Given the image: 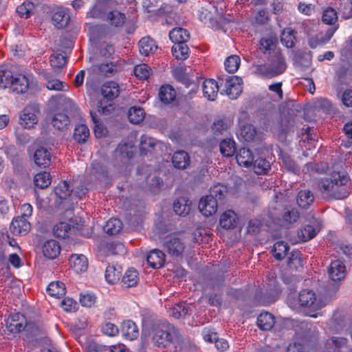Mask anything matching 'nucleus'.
<instances>
[{
    "mask_svg": "<svg viewBox=\"0 0 352 352\" xmlns=\"http://www.w3.org/2000/svg\"><path fill=\"white\" fill-rule=\"evenodd\" d=\"M349 181V177L341 172H333L328 177L320 179L318 190L324 197H333L342 199L347 196L344 186Z\"/></svg>",
    "mask_w": 352,
    "mask_h": 352,
    "instance_id": "obj_1",
    "label": "nucleus"
},
{
    "mask_svg": "<svg viewBox=\"0 0 352 352\" xmlns=\"http://www.w3.org/2000/svg\"><path fill=\"white\" fill-rule=\"evenodd\" d=\"M32 76L19 74L14 76L12 72L3 66L0 67V87L10 88L16 94H25L31 86Z\"/></svg>",
    "mask_w": 352,
    "mask_h": 352,
    "instance_id": "obj_2",
    "label": "nucleus"
},
{
    "mask_svg": "<svg viewBox=\"0 0 352 352\" xmlns=\"http://www.w3.org/2000/svg\"><path fill=\"white\" fill-rule=\"evenodd\" d=\"M103 98L98 103V111L103 115H109L114 110L113 100L120 94L119 85L114 81L106 82L102 87Z\"/></svg>",
    "mask_w": 352,
    "mask_h": 352,
    "instance_id": "obj_3",
    "label": "nucleus"
},
{
    "mask_svg": "<svg viewBox=\"0 0 352 352\" xmlns=\"http://www.w3.org/2000/svg\"><path fill=\"white\" fill-rule=\"evenodd\" d=\"M286 68L285 60L280 51H275L274 54L268 56L267 63L257 66L256 73L267 77H274L283 74Z\"/></svg>",
    "mask_w": 352,
    "mask_h": 352,
    "instance_id": "obj_4",
    "label": "nucleus"
},
{
    "mask_svg": "<svg viewBox=\"0 0 352 352\" xmlns=\"http://www.w3.org/2000/svg\"><path fill=\"white\" fill-rule=\"evenodd\" d=\"M175 328L166 321L154 326L153 340L158 346L166 347L169 345L175 335Z\"/></svg>",
    "mask_w": 352,
    "mask_h": 352,
    "instance_id": "obj_5",
    "label": "nucleus"
},
{
    "mask_svg": "<svg viewBox=\"0 0 352 352\" xmlns=\"http://www.w3.org/2000/svg\"><path fill=\"white\" fill-rule=\"evenodd\" d=\"M331 299L327 296H321L316 298V294L311 289H303L298 295V302L301 307H309L314 310H318L326 306Z\"/></svg>",
    "mask_w": 352,
    "mask_h": 352,
    "instance_id": "obj_6",
    "label": "nucleus"
},
{
    "mask_svg": "<svg viewBox=\"0 0 352 352\" xmlns=\"http://www.w3.org/2000/svg\"><path fill=\"white\" fill-rule=\"evenodd\" d=\"M221 80V85H223L224 88L220 91L221 94H225L230 99L234 100L242 92V78L237 76H226L221 78H219Z\"/></svg>",
    "mask_w": 352,
    "mask_h": 352,
    "instance_id": "obj_7",
    "label": "nucleus"
},
{
    "mask_svg": "<svg viewBox=\"0 0 352 352\" xmlns=\"http://www.w3.org/2000/svg\"><path fill=\"white\" fill-rule=\"evenodd\" d=\"M163 247L170 255L177 257L182 255L186 245L177 234H171L164 239Z\"/></svg>",
    "mask_w": 352,
    "mask_h": 352,
    "instance_id": "obj_8",
    "label": "nucleus"
},
{
    "mask_svg": "<svg viewBox=\"0 0 352 352\" xmlns=\"http://www.w3.org/2000/svg\"><path fill=\"white\" fill-rule=\"evenodd\" d=\"M38 106L31 104L25 107L20 114V124L25 129L33 128L38 122Z\"/></svg>",
    "mask_w": 352,
    "mask_h": 352,
    "instance_id": "obj_9",
    "label": "nucleus"
},
{
    "mask_svg": "<svg viewBox=\"0 0 352 352\" xmlns=\"http://www.w3.org/2000/svg\"><path fill=\"white\" fill-rule=\"evenodd\" d=\"M8 331L16 333L23 331L26 326V318L21 313L11 314L6 320Z\"/></svg>",
    "mask_w": 352,
    "mask_h": 352,
    "instance_id": "obj_10",
    "label": "nucleus"
},
{
    "mask_svg": "<svg viewBox=\"0 0 352 352\" xmlns=\"http://www.w3.org/2000/svg\"><path fill=\"white\" fill-rule=\"evenodd\" d=\"M328 276L332 281L339 283L346 276V268L344 263L340 260L331 261L328 269Z\"/></svg>",
    "mask_w": 352,
    "mask_h": 352,
    "instance_id": "obj_11",
    "label": "nucleus"
},
{
    "mask_svg": "<svg viewBox=\"0 0 352 352\" xmlns=\"http://www.w3.org/2000/svg\"><path fill=\"white\" fill-rule=\"evenodd\" d=\"M218 203L217 199L212 196L206 195L201 198L199 203V209L200 212L206 216L213 215L217 211Z\"/></svg>",
    "mask_w": 352,
    "mask_h": 352,
    "instance_id": "obj_12",
    "label": "nucleus"
},
{
    "mask_svg": "<svg viewBox=\"0 0 352 352\" xmlns=\"http://www.w3.org/2000/svg\"><path fill=\"white\" fill-rule=\"evenodd\" d=\"M52 13V21L57 28L67 26L70 20L68 8L58 7L53 10Z\"/></svg>",
    "mask_w": 352,
    "mask_h": 352,
    "instance_id": "obj_13",
    "label": "nucleus"
},
{
    "mask_svg": "<svg viewBox=\"0 0 352 352\" xmlns=\"http://www.w3.org/2000/svg\"><path fill=\"white\" fill-rule=\"evenodd\" d=\"M10 232L14 235H25L30 230V223L23 217L14 218L10 226Z\"/></svg>",
    "mask_w": 352,
    "mask_h": 352,
    "instance_id": "obj_14",
    "label": "nucleus"
},
{
    "mask_svg": "<svg viewBox=\"0 0 352 352\" xmlns=\"http://www.w3.org/2000/svg\"><path fill=\"white\" fill-rule=\"evenodd\" d=\"M60 243L54 239L45 241L42 245V252L45 257L49 259H55L60 254Z\"/></svg>",
    "mask_w": 352,
    "mask_h": 352,
    "instance_id": "obj_15",
    "label": "nucleus"
},
{
    "mask_svg": "<svg viewBox=\"0 0 352 352\" xmlns=\"http://www.w3.org/2000/svg\"><path fill=\"white\" fill-rule=\"evenodd\" d=\"M69 264L76 273L80 274L87 270L88 260L83 254H73L70 256Z\"/></svg>",
    "mask_w": 352,
    "mask_h": 352,
    "instance_id": "obj_16",
    "label": "nucleus"
},
{
    "mask_svg": "<svg viewBox=\"0 0 352 352\" xmlns=\"http://www.w3.org/2000/svg\"><path fill=\"white\" fill-rule=\"evenodd\" d=\"M219 86L217 82L213 79H206L202 85L203 94L208 100L213 101L217 96Z\"/></svg>",
    "mask_w": 352,
    "mask_h": 352,
    "instance_id": "obj_17",
    "label": "nucleus"
},
{
    "mask_svg": "<svg viewBox=\"0 0 352 352\" xmlns=\"http://www.w3.org/2000/svg\"><path fill=\"white\" fill-rule=\"evenodd\" d=\"M146 261L150 267L157 269L164 265L165 263V254L160 250H152L148 254Z\"/></svg>",
    "mask_w": 352,
    "mask_h": 352,
    "instance_id": "obj_18",
    "label": "nucleus"
},
{
    "mask_svg": "<svg viewBox=\"0 0 352 352\" xmlns=\"http://www.w3.org/2000/svg\"><path fill=\"white\" fill-rule=\"evenodd\" d=\"M172 162L175 168L177 169H186L190 163L188 153L184 151H178L173 153Z\"/></svg>",
    "mask_w": 352,
    "mask_h": 352,
    "instance_id": "obj_19",
    "label": "nucleus"
},
{
    "mask_svg": "<svg viewBox=\"0 0 352 352\" xmlns=\"http://www.w3.org/2000/svg\"><path fill=\"white\" fill-rule=\"evenodd\" d=\"M121 333L127 340H133L139 336L138 326L132 320H124L121 324Z\"/></svg>",
    "mask_w": 352,
    "mask_h": 352,
    "instance_id": "obj_20",
    "label": "nucleus"
},
{
    "mask_svg": "<svg viewBox=\"0 0 352 352\" xmlns=\"http://www.w3.org/2000/svg\"><path fill=\"white\" fill-rule=\"evenodd\" d=\"M255 156L252 151L247 148H241L236 155L237 163L241 166L246 168L252 166Z\"/></svg>",
    "mask_w": 352,
    "mask_h": 352,
    "instance_id": "obj_21",
    "label": "nucleus"
},
{
    "mask_svg": "<svg viewBox=\"0 0 352 352\" xmlns=\"http://www.w3.org/2000/svg\"><path fill=\"white\" fill-rule=\"evenodd\" d=\"M34 160L38 166L45 168L50 164L51 155L47 148L40 147L34 152Z\"/></svg>",
    "mask_w": 352,
    "mask_h": 352,
    "instance_id": "obj_22",
    "label": "nucleus"
},
{
    "mask_svg": "<svg viewBox=\"0 0 352 352\" xmlns=\"http://www.w3.org/2000/svg\"><path fill=\"white\" fill-rule=\"evenodd\" d=\"M314 195L311 190H302L298 193L296 202L300 208L307 209L314 204Z\"/></svg>",
    "mask_w": 352,
    "mask_h": 352,
    "instance_id": "obj_23",
    "label": "nucleus"
},
{
    "mask_svg": "<svg viewBox=\"0 0 352 352\" xmlns=\"http://www.w3.org/2000/svg\"><path fill=\"white\" fill-rule=\"evenodd\" d=\"M87 173L89 174L90 179L102 180L107 177V170L101 163L94 161L91 163V167Z\"/></svg>",
    "mask_w": 352,
    "mask_h": 352,
    "instance_id": "obj_24",
    "label": "nucleus"
},
{
    "mask_svg": "<svg viewBox=\"0 0 352 352\" xmlns=\"http://www.w3.org/2000/svg\"><path fill=\"white\" fill-rule=\"evenodd\" d=\"M157 49L156 42L149 36L143 37L139 41V50L146 56L153 54Z\"/></svg>",
    "mask_w": 352,
    "mask_h": 352,
    "instance_id": "obj_25",
    "label": "nucleus"
},
{
    "mask_svg": "<svg viewBox=\"0 0 352 352\" xmlns=\"http://www.w3.org/2000/svg\"><path fill=\"white\" fill-rule=\"evenodd\" d=\"M169 38L174 43H186L190 38V33L184 28H175L169 32Z\"/></svg>",
    "mask_w": 352,
    "mask_h": 352,
    "instance_id": "obj_26",
    "label": "nucleus"
},
{
    "mask_svg": "<svg viewBox=\"0 0 352 352\" xmlns=\"http://www.w3.org/2000/svg\"><path fill=\"white\" fill-rule=\"evenodd\" d=\"M274 316L269 312L261 313L258 316L257 325L263 331L270 330L274 327Z\"/></svg>",
    "mask_w": 352,
    "mask_h": 352,
    "instance_id": "obj_27",
    "label": "nucleus"
},
{
    "mask_svg": "<svg viewBox=\"0 0 352 352\" xmlns=\"http://www.w3.org/2000/svg\"><path fill=\"white\" fill-rule=\"evenodd\" d=\"M191 202L185 197H179L173 204V210L179 216H185L190 212Z\"/></svg>",
    "mask_w": 352,
    "mask_h": 352,
    "instance_id": "obj_28",
    "label": "nucleus"
},
{
    "mask_svg": "<svg viewBox=\"0 0 352 352\" xmlns=\"http://www.w3.org/2000/svg\"><path fill=\"white\" fill-rule=\"evenodd\" d=\"M122 274V267L119 265H109L106 268L105 279L110 284L119 280Z\"/></svg>",
    "mask_w": 352,
    "mask_h": 352,
    "instance_id": "obj_29",
    "label": "nucleus"
},
{
    "mask_svg": "<svg viewBox=\"0 0 352 352\" xmlns=\"http://www.w3.org/2000/svg\"><path fill=\"white\" fill-rule=\"evenodd\" d=\"M259 49L263 54H267L269 56L274 54L275 51H280L276 47V41L270 37L262 38L260 40Z\"/></svg>",
    "mask_w": 352,
    "mask_h": 352,
    "instance_id": "obj_30",
    "label": "nucleus"
},
{
    "mask_svg": "<svg viewBox=\"0 0 352 352\" xmlns=\"http://www.w3.org/2000/svg\"><path fill=\"white\" fill-rule=\"evenodd\" d=\"M159 97L163 103L169 104L175 99L176 91L173 87L169 85H163L160 89Z\"/></svg>",
    "mask_w": 352,
    "mask_h": 352,
    "instance_id": "obj_31",
    "label": "nucleus"
},
{
    "mask_svg": "<svg viewBox=\"0 0 352 352\" xmlns=\"http://www.w3.org/2000/svg\"><path fill=\"white\" fill-rule=\"evenodd\" d=\"M347 340L342 337L333 336L326 342V348L328 351L337 352L344 348L346 345Z\"/></svg>",
    "mask_w": 352,
    "mask_h": 352,
    "instance_id": "obj_32",
    "label": "nucleus"
},
{
    "mask_svg": "<svg viewBox=\"0 0 352 352\" xmlns=\"http://www.w3.org/2000/svg\"><path fill=\"white\" fill-rule=\"evenodd\" d=\"M138 280V271L133 268L129 269L122 277V286L126 288L132 287L137 285Z\"/></svg>",
    "mask_w": 352,
    "mask_h": 352,
    "instance_id": "obj_33",
    "label": "nucleus"
},
{
    "mask_svg": "<svg viewBox=\"0 0 352 352\" xmlns=\"http://www.w3.org/2000/svg\"><path fill=\"white\" fill-rule=\"evenodd\" d=\"M46 290L50 296L57 298H60L65 294V285L60 281L50 283Z\"/></svg>",
    "mask_w": 352,
    "mask_h": 352,
    "instance_id": "obj_34",
    "label": "nucleus"
},
{
    "mask_svg": "<svg viewBox=\"0 0 352 352\" xmlns=\"http://www.w3.org/2000/svg\"><path fill=\"white\" fill-rule=\"evenodd\" d=\"M127 116L130 122L139 124L144 120L145 111L143 108L134 106L129 109Z\"/></svg>",
    "mask_w": 352,
    "mask_h": 352,
    "instance_id": "obj_35",
    "label": "nucleus"
},
{
    "mask_svg": "<svg viewBox=\"0 0 352 352\" xmlns=\"http://www.w3.org/2000/svg\"><path fill=\"white\" fill-rule=\"evenodd\" d=\"M253 170L257 175L265 174L271 168L270 162L265 158H254L252 165Z\"/></svg>",
    "mask_w": 352,
    "mask_h": 352,
    "instance_id": "obj_36",
    "label": "nucleus"
},
{
    "mask_svg": "<svg viewBox=\"0 0 352 352\" xmlns=\"http://www.w3.org/2000/svg\"><path fill=\"white\" fill-rule=\"evenodd\" d=\"M236 214L232 210H227L222 214L220 218V225L226 229H230L235 226Z\"/></svg>",
    "mask_w": 352,
    "mask_h": 352,
    "instance_id": "obj_37",
    "label": "nucleus"
},
{
    "mask_svg": "<svg viewBox=\"0 0 352 352\" xmlns=\"http://www.w3.org/2000/svg\"><path fill=\"white\" fill-rule=\"evenodd\" d=\"M52 124L56 129L63 130L69 125V118L68 116L64 113H56L52 118Z\"/></svg>",
    "mask_w": 352,
    "mask_h": 352,
    "instance_id": "obj_38",
    "label": "nucleus"
},
{
    "mask_svg": "<svg viewBox=\"0 0 352 352\" xmlns=\"http://www.w3.org/2000/svg\"><path fill=\"white\" fill-rule=\"evenodd\" d=\"M172 54L177 60H186L189 54V48L186 43H174Z\"/></svg>",
    "mask_w": 352,
    "mask_h": 352,
    "instance_id": "obj_39",
    "label": "nucleus"
},
{
    "mask_svg": "<svg viewBox=\"0 0 352 352\" xmlns=\"http://www.w3.org/2000/svg\"><path fill=\"white\" fill-rule=\"evenodd\" d=\"M122 228V223L120 219L117 218L110 219L106 222L103 227L104 231L109 234L114 235L120 232Z\"/></svg>",
    "mask_w": 352,
    "mask_h": 352,
    "instance_id": "obj_40",
    "label": "nucleus"
},
{
    "mask_svg": "<svg viewBox=\"0 0 352 352\" xmlns=\"http://www.w3.org/2000/svg\"><path fill=\"white\" fill-rule=\"evenodd\" d=\"M289 247L285 241H280L274 244L272 253L277 260H283L287 255Z\"/></svg>",
    "mask_w": 352,
    "mask_h": 352,
    "instance_id": "obj_41",
    "label": "nucleus"
},
{
    "mask_svg": "<svg viewBox=\"0 0 352 352\" xmlns=\"http://www.w3.org/2000/svg\"><path fill=\"white\" fill-rule=\"evenodd\" d=\"M54 193L60 199H66L67 198L71 199L72 197L69 184L66 181L60 182L54 188Z\"/></svg>",
    "mask_w": 352,
    "mask_h": 352,
    "instance_id": "obj_42",
    "label": "nucleus"
},
{
    "mask_svg": "<svg viewBox=\"0 0 352 352\" xmlns=\"http://www.w3.org/2000/svg\"><path fill=\"white\" fill-rule=\"evenodd\" d=\"M107 19L111 25L121 27L125 22L126 16L124 13L115 10L108 13Z\"/></svg>",
    "mask_w": 352,
    "mask_h": 352,
    "instance_id": "obj_43",
    "label": "nucleus"
},
{
    "mask_svg": "<svg viewBox=\"0 0 352 352\" xmlns=\"http://www.w3.org/2000/svg\"><path fill=\"white\" fill-rule=\"evenodd\" d=\"M240 135L245 142H251L256 140L258 134L256 128L251 124L244 125L241 129Z\"/></svg>",
    "mask_w": 352,
    "mask_h": 352,
    "instance_id": "obj_44",
    "label": "nucleus"
},
{
    "mask_svg": "<svg viewBox=\"0 0 352 352\" xmlns=\"http://www.w3.org/2000/svg\"><path fill=\"white\" fill-rule=\"evenodd\" d=\"M219 148L223 156L231 157L236 151V144L232 139H225L220 142Z\"/></svg>",
    "mask_w": 352,
    "mask_h": 352,
    "instance_id": "obj_45",
    "label": "nucleus"
},
{
    "mask_svg": "<svg viewBox=\"0 0 352 352\" xmlns=\"http://www.w3.org/2000/svg\"><path fill=\"white\" fill-rule=\"evenodd\" d=\"M189 314V307L184 302L176 304L171 307L169 310L170 316L175 318H180L186 316Z\"/></svg>",
    "mask_w": 352,
    "mask_h": 352,
    "instance_id": "obj_46",
    "label": "nucleus"
},
{
    "mask_svg": "<svg viewBox=\"0 0 352 352\" xmlns=\"http://www.w3.org/2000/svg\"><path fill=\"white\" fill-rule=\"evenodd\" d=\"M280 158L282 160L283 165L285 168L294 174L298 175L300 173V168L295 161H294L289 155L280 151Z\"/></svg>",
    "mask_w": 352,
    "mask_h": 352,
    "instance_id": "obj_47",
    "label": "nucleus"
},
{
    "mask_svg": "<svg viewBox=\"0 0 352 352\" xmlns=\"http://www.w3.org/2000/svg\"><path fill=\"white\" fill-rule=\"evenodd\" d=\"M34 184L36 187L41 189L48 187L52 182L50 174L47 172H40L34 176Z\"/></svg>",
    "mask_w": 352,
    "mask_h": 352,
    "instance_id": "obj_48",
    "label": "nucleus"
},
{
    "mask_svg": "<svg viewBox=\"0 0 352 352\" xmlns=\"http://www.w3.org/2000/svg\"><path fill=\"white\" fill-rule=\"evenodd\" d=\"M299 217L300 214L296 208H285L283 215V221L284 226H287L293 223H295L298 219Z\"/></svg>",
    "mask_w": 352,
    "mask_h": 352,
    "instance_id": "obj_49",
    "label": "nucleus"
},
{
    "mask_svg": "<svg viewBox=\"0 0 352 352\" xmlns=\"http://www.w3.org/2000/svg\"><path fill=\"white\" fill-rule=\"evenodd\" d=\"M89 136V130L85 124H79L75 127L74 138L79 143L86 142Z\"/></svg>",
    "mask_w": 352,
    "mask_h": 352,
    "instance_id": "obj_50",
    "label": "nucleus"
},
{
    "mask_svg": "<svg viewBox=\"0 0 352 352\" xmlns=\"http://www.w3.org/2000/svg\"><path fill=\"white\" fill-rule=\"evenodd\" d=\"M71 231V225L67 222H59L54 226V234L62 239H65L69 236Z\"/></svg>",
    "mask_w": 352,
    "mask_h": 352,
    "instance_id": "obj_51",
    "label": "nucleus"
},
{
    "mask_svg": "<svg viewBox=\"0 0 352 352\" xmlns=\"http://www.w3.org/2000/svg\"><path fill=\"white\" fill-rule=\"evenodd\" d=\"M240 63L241 59L239 56H230L224 61L225 69L228 72L233 74L238 70Z\"/></svg>",
    "mask_w": 352,
    "mask_h": 352,
    "instance_id": "obj_52",
    "label": "nucleus"
},
{
    "mask_svg": "<svg viewBox=\"0 0 352 352\" xmlns=\"http://www.w3.org/2000/svg\"><path fill=\"white\" fill-rule=\"evenodd\" d=\"M307 350L306 341L302 338H294L287 346L286 352H305Z\"/></svg>",
    "mask_w": 352,
    "mask_h": 352,
    "instance_id": "obj_53",
    "label": "nucleus"
},
{
    "mask_svg": "<svg viewBox=\"0 0 352 352\" xmlns=\"http://www.w3.org/2000/svg\"><path fill=\"white\" fill-rule=\"evenodd\" d=\"M295 39L294 31L291 28L283 30L280 36V41L283 45L287 48H292L294 45Z\"/></svg>",
    "mask_w": 352,
    "mask_h": 352,
    "instance_id": "obj_54",
    "label": "nucleus"
},
{
    "mask_svg": "<svg viewBox=\"0 0 352 352\" xmlns=\"http://www.w3.org/2000/svg\"><path fill=\"white\" fill-rule=\"evenodd\" d=\"M317 233V230L311 225L304 226L298 233L301 241H307L313 239Z\"/></svg>",
    "mask_w": 352,
    "mask_h": 352,
    "instance_id": "obj_55",
    "label": "nucleus"
},
{
    "mask_svg": "<svg viewBox=\"0 0 352 352\" xmlns=\"http://www.w3.org/2000/svg\"><path fill=\"white\" fill-rule=\"evenodd\" d=\"M156 140L148 135H143L140 139V148L142 153L146 154L150 149H152L155 145Z\"/></svg>",
    "mask_w": 352,
    "mask_h": 352,
    "instance_id": "obj_56",
    "label": "nucleus"
},
{
    "mask_svg": "<svg viewBox=\"0 0 352 352\" xmlns=\"http://www.w3.org/2000/svg\"><path fill=\"white\" fill-rule=\"evenodd\" d=\"M322 20L327 25H333L338 21L336 11L332 8H326L323 11Z\"/></svg>",
    "mask_w": 352,
    "mask_h": 352,
    "instance_id": "obj_57",
    "label": "nucleus"
},
{
    "mask_svg": "<svg viewBox=\"0 0 352 352\" xmlns=\"http://www.w3.org/2000/svg\"><path fill=\"white\" fill-rule=\"evenodd\" d=\"M34 8V6L32 2L25 1L16 8V12L21 17L28 19L31 16Z\"/></svg>",
    "mask_w": 352,
    "mask_h": 352,
    "instance_id": "obj_58",
    "label": "nucleus"
},
{
    "mask_svg": "<svg viewBox=\"0 0 352 352\" xmlns=\"http://www.w3.org/2000/svg\"><path fill=\"white\" fill-rule=\"evenodd\" d=\"M134 74L138 78L146 80L151 74V69L148 65L140 64L134 67Z\"/></svg>",
    "mask_w": 352,
    "mask_h": 352,
    "instance_id": "obj_59",
    "label": "nucleus"
},
{
    "mask_svg": "<svg viewBox=\"0 0 352 352\" xmlns=\"http://www.w3.org/2000/svg\"><path fill=\"white\" fill-rule=\"evenodd\" d=\"M226 192V187L218 184L210 188L208 196H212L218 201V200L222 199L224 197Z\"/></svg>",
    "mask_w": 352,
    "mask_h": 352,
    "instance_id": "obj_60",
    "label": "nucleus"
},
{
    "mask_svg": "<svg viewBox=\"0 0 352 352\" xmlns=\"http://www.w3.org/2000/svg\"><path fill=\"white\" fill-rule=\"evenodd\" d=\"M50 62L52 67L61 68L66 63V57L62 54H54L50 56Z\"/></svg>",
    "mask_w": 352,
    "mask_h": 352,
    "instance_id": "obj_61",
    "label": "nucleus"
},
{
    "mask_svg": "<svg viewBox=\"0 0 352 352\" xmlns=\"http://www.w3.org/2000/svg\"><path fill=\"white\" fill-rule=\"evenodd\" d=\"M98 69L102 74L109 76L116 71V66L111 62L104 63L99 65Z\"/></svg>",
    "mask_w": 352,
    "mask_h": 352,
    "instance_id": "obj_62",
    "label": "nucleus"
},
{
    "mask_svg": "<svg viewBox=\"0 0 352 352\" xmlns=\"http://www.w3.org/2000/svg\"><path fill=\"white\" fill-rule=\"evenodd\" d=\"M116 153L123 157L129 159L133 156L132 146L126 143L120 144L116 148Z\"/></svg>",
    "mask_w": 352,
    "mask_h": 352,
    "instance_id": "obj_63",
    "label": "nucleus"
},
{
    "mask_svg": "<svg viewBox=\"0 0 352 352\" xmlns=\"http://www.w3.org/2000/svg\"><path fill=\"white\" fill-rule=\"evenodd\" d=\"M228 127V122L224 120H217L214 122L212 126V131L216 135L222 134Z\"/></svg>",
    "mask_w": 352,
    "mask_h": 352,
    "instance_id": "obj_64",
    "label": "nucleus"
}]
</instances>
